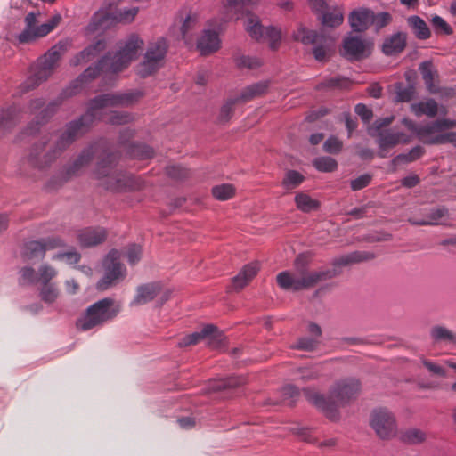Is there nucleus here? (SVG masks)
Here are the masks:
<instances>
[{
  "mask_svg": "<svg viewBox=\"0 0 456 456\" xmlns=\"http://www.w3.org/2000/svg\"><path fill=\"white\" fill-rule=\"evenodd\" d=\"M100 151L102 154L99 156L94 175L101 181L102 186L114 191H138L143 187V181L140 177L115 169L114 164L118 160V155L110 151L105 141H99L83 149L77 158L64 165L51 178L49 185L54 189L59 188L73 178L81 175L84 169Z\"/></svg>",
  "mask_w": 456,
  "mask_h": 456,
  "instance_id": "obj_1",
  "label": "nucleus"
},
{
  "mask_svg": "<svg viewBox=\"0 0 456 456\" xmlns=\"http://www.w3.org/2000/svg\"><path fill=\"white\" fill-rule=\"evenodd\" d=\"M143 40L136 34H131L126 40L120 43V47L115 53H108L95 66H91L73 81L60 95V97L48 103L36 117V121L31 123L27 133L32 134L39 130V126L47 122L56 112L63 99L76 95L85 85L94 79L101 72L117 74L126 69L130 63L137 58L138 52L142 50Z\"/></svg>",
  "mask_w": 456,
  "mask_h": 456,
  "instance_id": "obj_2",
  "label": "nucleus"
},
{
  "mask_svg": "<svg viewBox=\"0 0 456 456\" xmlns=\"http://www.w3.org/2000/svg\"><path fill=\"white\" fill-rule=\"evenodd\" d=\"M373 258L374 255L372 253L355 251L334 259L332 267L330 269L311 272L302 270L297 273L284 271L277 275L276 281L277 284L285 290L299 291L309 289L321 281L338 276L341 273V267L369 261Z\"/></svg>",
  "mask_w": 456,
  "mask_h": 456,
  "instance_id": "obj_3",
  "label": "nucleus"
},
{
  "mask_svg": "<svg viewBox=\"0 0 456 456\" xmlns=\"http://www.w3.org/2000/svg\"><path fill=\"white\" fill-rule=\"evenodd\" d=\"M86 133L87 132L78 118L69 122L53 145H49L48 135L41 137L33 144L28 157V163L38 169L50 167L63 151Z\"/></svg>",
  "mask_w": 456,
  "mask_h": 456,
  "instance_id": "obj_4",
  "label": "nucleus"
},
{
  "mask_svg": "<svg viewBox=\"0 0 456 456\" xmlns=\"http://www.w3.org/2000/svg\"><path fill=\"white\" fill-rule=\"evenodd\" d=\"M260 0H228L224 4L223 20H238L247 15L246 30L256 40L265 39L269 41L271 49L276 50L281 39V32L275 27H264L259 18L248 12L250 8L257 5Z\"/></svg>",
  "mask_w": 456,
  "mask_h": 456,
  "instance_id": "obj_5",
  "label": "nucleus"
},
{
  "mask_svg": "<svg viewBox=\"0 0 456 456\" xmlns=\"http://www.w3.org/2000/svg\"><path fill=\"white\" fill-rule=\"evenodd\" d=\"M360 392V383L354 379H345L338 381L330 390L328 397L314 388L303 389L306 400L322 411L330 419L338 417V408L354 399Z\"/></svg>",
  "mask_w": 456,
  "mask_h": 456,
  "instance_id": "obj_6",
  "label": "nucleus"
},
{
  "mask_svg": "<svg viewBox=\"0 0 456 456\" xmlns=\"http://www.w3.org/2000/svg\"><path fill=\"white\" fill-rule=\"evenodd\" d=\"M143 95V91L139 89L98 95L89 102L86 112L78 118V120L87 132L94 121L101 118L99 111L102 109L115 106L128 107L141 100Z\"/></svg>",
  "mask_w": 456,
  "mask_h": 456,
  "instance_id": "obj_7",
  "label": "nucleus"
},
{
  "mask_svg": "<svg viewBox=\"0 0 456 456\" xmlns=\"http://www.w3.org/2000/svg\"><path fill=\"white\" fill-rule=\"evenodd\" d=\"M69 49L68 41H60L40 57L31 69V74L22 84V91L28 92L48 79L56 69L58 61Z\"/></svg>",
  "mask_w": 456,
  "mask_h": 456,
  "instance_id": "obj_8",
  "label": "nucleus"
},
{
  "mask_svg": "<svg viewBox=\"0 0 456 456\" xmlns=\"http://www.w3.org/2000/svg\"><path fill=\"white\" fill-rule=\"evenodd\" d=\"M121 305L110 297H105L91 305L77 322V329L86 331L114 319Z\"/></svg>",
  "mask_w": 456,
  "mask_h": 456,
  "instance_id": "obj_9",
  "label": "nucleus"
},
{
  "mask_svg": "<svg viewBox=\"0 0 456 456\" xmlns=\"http://www.w3.org/2000/svg\"><path fill=\"white\" fill-rule=\"evenodd\" d=\"M167 48L168 44L164 37L150 42L143 61L136 67L137 75L144 78L156 73L163 66Z\"/></svg>",
  "mask_w": 456,
  "mask_h": 456,
  "instance_id": "obj_10",
  "label": "nucleus"
},
{
  "mask_svg": "<svg viewBox=\"0 0 456 456\" xmlns=\"http://www.w3.org/2000/svg\"><path fill=\"white\" fill-rule=\"evenodd\" d=\"M293 38L304 45H313V54L318 61H326L334 52V39L319 35L300 25L293 33Z\"/></svg>",
  "mask_w": 456,
  "mask_h": 456,
  "instance_id": "obj_11",
  "label": "nucleus"
},
{
  "mask_svg": "<svg viewBox=\"0 0 456 456\" xmlns=\"http://www.w3.org/2000/svg\"><path fill=\"white\" fill-rule=\"evenodd\" d=\"M61 20V15L56 14L46 22L37 26V15L33 12L28 13L25 17L26 27L17 37L19 43L28 44L48 35L58 26Z\"/></svg>",
  "mask_w": 456,
  "mask_h": 456,
  "instance_id": "obj_12",
  "label": "nucleus"
},
{
  "mask_svg": "<svg viewBox=\"0 0 456 456\" xmlns=\"http://www.w3.org/2000/svg\"><path fill=\"white\" fill-rule=\"evenodd\" d=\"M104 275L97 282L99 290H107L112 286L123 281L126 275V269L119 261V253L117 250L110 251L103 262Z\"/></svg>",
  "mask_w": 456,
  "mask_h": 456,
  "instance_id": "obj_13",
  "label": "nucleus"
},
{
  "mask_svg": "<svg viewBox=\"0 0 456 456\" xmlns=\"http://www.w3.org/2000/svg\"><path fill=\"white\" fill-rule=\"evenodd\" d=\"M370 424L382 439L395 436L397 431L395 418L387 408L375 409L370 414Z\"/></svg>",
  "mask_w": 456,
  "mask_h": 456,
  "instance_id": "obj_14",
  "label": "nucleus"
},
{
  "mask_svg": "<svg viewBox=\"0 0 456 456\" xmlns=\"http://www.w3.org/2000/svg\"><path fill=\"white\" fill-rule=\"evenodd\" d=\"M207 340L208 346L219 348L224 344V338L217 328L212 324L206 325L200 331L194 332L183 337L179 341L180 346L196 345L201 340Z\"/></svg>",
  "mask_w": 456,
  "mask_h": 456,
  "instance_id": "obj_15",
  "label": "nucleus"
},
{
  "mask_svg": "<svg viewBox=\"0 0 456 456\" xmlns=\"http://www.w3.org/2000/svg\"><path fill=\"white\" fill-rule=\"evenodd\" d=\"M64 246L63 240L59 237H49L41 240H32L26 243L24 256L28 260H41L47 250Z\"/></svg>",
  "mask_w": 456,
  "mask_h": 456,
  "instance_id": "obj_16",
  "label": "nucleus"
},
{
  "mask_svg": "<svg viewBox=\"0 0 456 456\" xmlns=\"http://www.w3.org/2000/svg\"><path fill=\"white\" fill-rule=\"evenodd\" d=\"M378 144L379 147V156L386 158L387 151L398 144H407L411 142V136L403 132H395L391 129L379 132L378 137Z\"/></svg>",
  "mask_w": 456,
  "mask_h": 456,
  "instance_id": "obj_17",
  "label": "nucleus"
},
{
  "mask_svg": "<svg viewBox=\"0 0 456 456\" xmlns=\"http://www.w3.org/2000/svg\"><path fill=\"white\" fill-rule=\"evenodd\" d=\"M134 136V131L126 128L120 132L119 143L126 147L127 154L130 158L138 159H148L153 157V150L142 143H128Z\"/></svg>",
  "mask_w": 456,
  "mask_h": 456,
  "instance_id": "obj_18",
  "label": "nucleus"
},
{
  "mask_svg": "<svg viewBox=\"0 0 456 456\" xmlns=\"http://www.w3.org/2000/svg\"><path fill=\"white\" fill-rule=\"evenodd\" d=\"M106 230L102 227H88L78 233V240L82 247L96 246L105 240Z\"/></svg>",
  "mask_w": 456,
  "mask_h": 456,
  "instance_id": "obj_19",
  "label": "nucleus"
},
{
  "mask_svg": "<svg viewBox=\"0 0 456 456\" xmlns=\"http://www.w3.org/2000/svg\"><path fill=\"white\" fill-rule=\"evenodd\" d=\"M218 32L207 29L203 32L197 43V48L203 55L210 54L220 48Z\"/></svg>",
  "mask_w": 456,
  "mask_h": 456,
  "instance_id": "obj_20",
  "label": "nucleus"
},
{
  "mask_svg": "<svg viewBox=\"0 0 456 456\" xmlns=\"http://www.w3.org/2000/svg\"><path fill=\"white\" fill-rule=\"evenodd\" d=\"M159 283H147L136 289V294L131 302V305H142L153 300L160 291Z\"/></svg>",
  "mask_w": 456,
  "mask_h": 456,
  "instance_id": "obj_21",
  "label": "nucleus"
},
{
  "mask_svg": "<svg viewBox=\"0 0 456 456\" xmlns=\"http://www.w3.org/2000/svg\"><path fill=\"white\" fill-rule=\"evenodd\" d=\"M373 12L369 9L354 10L349 15V22L353 30L362 32L372 23Z\"/></svg>",
  "mask_w": 456,
  "mask_h": 456,
  "instance_id": "obj_22",
  "label": "nucleus"
},
{
  "mask_svg": "<svg viewBox=\"0 0 456 456\" xmlns=\"http://www.w3.org/2000/svg\"><path fill=\"white\" fill-rule=\"evenodd\" d=\"M20 119V110L16 106H11L0 112V137L9 133Z\"/></svg>",
  "mask_w": 456,
  "mask_h": 456,
  "instance_id": "obj_23",
  "label": "nucleus"
},
{
  "mask_svg": "<svg viewBox=\"0 0 456 456\" xmlns=\"http://www.w3.org/2000/svg\"><path fill=\"white\" fill-rule=\"evenodd\" d=\"M258 264L250 263L246 265L242 270L232 279V288L240 290L247 286L258 272Z\"/></svg>",
  "mask_w": 456,
  "mask_h": 456,
  "instance_id": "obj_24",
  "label": "nucleus"
},
{
  "mask_svg": "<svg viewBox=\"0 0 456 456\" xmlns=\"http://www.w3.org/2000/svg\"><path fill=\"white\" fill-rule=\"evenodd\" d=\"M366 45L360 37H350L344 41L345 54L349 58L359 60L364 56Z\"/></svg>",
  "mask_w": 456,
  "mask_h": 456,
  "instance_id": "obj_25",
  "label": "nucleus"
},
{
  "mask_svg": "<svg viewBox=\"0 0 456 456\" xmlns=\"http://www.w3.org/2000/svg\"><path fill=\"white\" fill-rule=\"evenodd\" d=\"M406 45V34L398 32L387 37L383 44L382 50L386 55H393L403 51Z\"/></svg>",
  "mask_w": 456,
  "mask_h": 456,
  "instance_id": "obj_26",
  "label": "nucleus"
},
{
  "mask_svg": "<svg viewBox=\"0 0 456 456\" xmlns=\"http://www.w3.org/2000/svg\"><path fill=\"white\" fill-rule=\"evenodd\" d=\"M435 343L455 344L456 333L443 325H434L429 331Z\"/></svg>",
  "mask_w": 456,
  "mask_h": 456,
  "instance_id": "obj_27",
  "label": "nucleus"
},
{
  "mask_svg": "<svg viewBox=\"0 0 456 456\" xmlns=\"http://www.w3.org/2000/svg\"><path fill=\"white\" fill-rule=\"evenodd\" d=\"M268 86L269 84L267 81H262L253 84L251 86L245 87L241 91L240 95L236 98L239 99L240 102H249L256 97L265 94L268 89Z\"/></svg>",
  "mask_w": 456,
  "mask_h": 456,
  "instance_id": "obj_28",
  "label": "nucleus"
},
{
  "mask_svg": "<svg viewBox=\"0 0 456 456\" xmlns=\"http://www.w3.org/2000/svg\"><path fill=\"white\" fill-rule=\"evenodd\" d=\"M411 110L417 117L426 115L429 118H434L438 113V105L434 99H428L427 101L412 103Z\"/></svg>",
  "mask_w": 456,
  "mask_h": 456,
  "instance_id": "obj_29",
  "label": "nucleus"
},
{
  "mask_svg": "<svg viewBox=\"0 0 456 456\" xmlns=\"http://www.w3.org/2000/svg\"><path fill=\"white\" fill-rule=\"evenodd\" d=\"M198 16L195 13H190L183 20L180 28L181 38L186 43L190 44L193 40L194 31L198 28L199 25Z\"/></svg>",
  "mask_w": 456,
  "mask_h": 456,
  "instance_id": "obj_30",
  "label": "nucleus"
},
{
  "mask_svg": "<svg viewBox=\"0 0 456 456\" xmlns=\"http://www.w3.org/2000/svg\"><path fill=\"white\" fill-rule=\"evenodd\" d=\"M425 153V149L421 146H415L408 153L398 154L392 159V171H395L398 166L408 164L420 159Z\"/></svg>",
  "mask_w": 456,
  "mask_h": 456,
  "instance_id": "obj_31",
  "label": "nucleus"
},
{
  "mask_svg": "<svg viewBox=\"0 0 456 456\" xmlns=\"http://www.w3.org/2000/svg\"><path fill=\"white\" fill-rule=\"evenodd\" d=\"M407 23L409 27L413 31L414 35L417 38L420 40H425L430 37L431 32L423 19L419 16H410L407 19Z\"/></svg>",
  "mask_w": 456,
  "mask_h": 456,
  "instance_id": "obj_32",
  "label": "nucleus"
},
{
  "mask_svg": "<svg viewBox=\"0 0 456 456\" xmlns=\"http://www.w3.org/2000/svg\"><path fill=\"white\" fill-rule=\"evenodd\" d=\"M104 48L103 44L98 41L96 44L86 47L85 50L77 54L71 61L72 66H77L83 62H87L95 57Z\"/></svg>",
  "mask_w": 456,
  "mask_h": 456,
  "instance_id": "obj_33",
  "label": "nucleus"
},
{
  "mask_svg": "<svg viewBox=\"0 0 456 456\" xmlns=\"http://www.w3.org/2000/svg\"><path fill=\"white\" fill-rule=\"evenodd\" d=\"M446 214L447 210L444 208H438L430 210L426 218L416 219L412 217L409 219V222L414 225H437L440 219H442Z\"/></svg>",
  "mask_w": 456,
  "mask_h": 456,
  "instance_id": "obj_34",
  "label": "nucleus"
},
{
  "mask_svg": "<svg viewBox=\"0 0 456 456\" xmlns=\"http://www.w3.org/2000/svg\"><path fill=\"white\" fill-rule=\"evenodd\" d=\"M295 203L297 208L305 213L316 210L320 207L319 201L312 199L308 194L305 192H299L296 195Z\"/></svg>",
  "mask_w": 456,
  "mask_h": 456,
  "instance_id": "obj_35",
  "label": "nucleus"
},
{
  "mask_svg": "<svg viewBox=\"0 0 456 456\" xmlns=\"http://www.w3.org/2000/svg\"><path fill=\"white\" fill-rule=\"evenodd\" d=\"M304 181L305 177L299 172L289 170L282 180V186L286 190L290 191L298 187Z\"/></svg>",
  "mask_w": 456,
  "mask_h": 456,
  "instance_id": "obj_36",
  "label": "nucleus"
},
{
  "mask_svg": "<svg viewBox=\"0 0 456 456\" xmlns=\"http://www.w3.org/2000/svg\"><path fill=\"white\" fill-rule=\"evenodd\" d=\"M235 189L232 184H220L212 188V194L218 200H228L234 196Z\"/></svg>",
  "mask_w": 456,
  "mask_h": 456,
  "instance_id": "obj_37",
  "label": "nucleus"
},
{
  "mask_svg": "<svg viewBox=\"0 0 456 456\" xmlns=\"http://www.w3.org/2000/svg\"><path fill=\"white\" fill-rule=\"evenodd\" d=\"M39 295L44 302L48 304L53 303L59 296V290L56 283L41 285Z\"/></svg>",
  "mask_w": 456,
  "mask_h": 456,
  "instance_id": "obj_38",
  "label": "nucleus"
},
{
  "mask_svg": "<svg viewBox=\"0 0 456 456\" xmlns=\"http://www.w3.org/2000/svg\"><path fill=\"white\" fill-rule=\"evenodd\" d=\"M443 132L438 119L431 122L424 126L419 127L418 130L419 138L425 143V140H429L434 137L436 133Z\"/></svg>",
  "mask_w": 456,
  "mask_h": 456,
  "instance_id": "obj_39",
  "label": "nucleus"
},
{
  "mask_svg": "<svg viewBox=\"0 0 456 456\" xmlns=\"http://www.w3.org/2000/svg\"><path fill=\"white\" fill-rule=\"evenodd\" d=\"M139 12L138 7L120 9L113 14V20L117 22L130 23Z\"/></svg>",
  "mask_w": 456,
  "mask_h": 456,
  "instance_id": "obj_40",
  "label": "nucleus"
},
{
  "mask_svg": "<svg viewBox=\"0 0 456 456\" xmlns=\"http://www.w3.org/2000/svg\"><path fill=\"white\" fill-rule=\"evenodd\" d=\"M38 272L31 266H25L20 270L19 282L21 285H32L38 282Z\"/></svg>",
  "mask_w": 456,
  "mask_h": 456,
  "instance_id": "obj_41",
  "label": "nucleus"
},
{
  "mask_svg": "<svg viewBox=\"0 0 456 456\" xmlns=\"http://www.w3.org/2000/svg\"><path fill=\"white\" fill-rule=\"evenodd\" d=\"M58 274L57 270L48 264H44L38 268V282L43 284L52 283L51 281Z\"/></svg>",
  "mask_w": 456,
  "mask_h": 456,
  "instance_id": "obj_42",
  "label": "nucleus"
},
{
  "mask_svg": "<svg viewBox=\"0 0 456 456\" xmlns=\"http://www.w3.org/2000/svg\"><path fill=\"white\" fill-rule=\"evenodd\" d=\"M343 13L339 10L326 12L322 15V24L331 28L339 26L343 22Z\"/></svg>",
  "mask_w": 456,
  "mask_h": 456,
  "instance_id": "obj_43",
  "label": "nucleus"
},
{
  "mask_svg": "<svg viewBox=\"0 0 456 456\" xmlns=\"http://www.w3.org/2000/svg\"><path fill=\"white\" fill-rule=\"evenodd\" d=\"M314 167L321 172H332L337 167V161L330 157H319L314 160Z\"/></svg>",
  "mask_w": 456,
  "mask_h": 456,
  "instance_id": "obj_44",
  "label": "nucleus"
},
{
  "mask_svg": "<svg viewBox=\"0 0 456 456\" xmlns=\"http://www.w3.org/2000/svg\"><path fill=\"white\" fill-rule=\"evenodd\" d=\"M425 143L431 145L452 143L456 147V132L436 134L429 140H425Z\"/></svg>",
  "mask_w": 456,
  "mask_h": 456,
  "instance_id": "obj_45",
  "label": "nucleus"
},
{
  "mask_svg": "<svg viewBox=\"0 0 456 456\" xmlns=\"http://www.w3.org/2000/svg\"><path fill=\"white\" fill-rule=\"evenodd\" d=\"M430 22L435 32L437 34L451 35L453 32L451 26L439 15H433Z\"/></svg>",
  "mask_w": 456,
  "mask_h": 456,
  "instance_id": "obj_46",
  "label": "nucleus"
},
{
  "mask_svg": "<svg viewBox=\"0 0 456 456\" xmlns=\"http://www.w3.org/2000/svg\"><path fill=\"white\" fill-rule=\"evenodd\" d=\"M245 382V379L240 377H229L224 379L218 380L215 383L213 386V389L219 391V390H225L231 387H235L238 386H240Z\"/></svg>",
  "mask_w": 456,
  "mask_h": 456,
  "instance_id": "obj_47",
  "label": "nucleus"
},
{
  "mask_svg": "<svg viewBox=\"0 0 456 456\" xmlns=\"http://www.w3.org/2000/svg\"><path fill=\"white\" fill-rule=\"evenodd\" d=\"M297 372L298 379L305 382L317 379L321 375V370L318 366L299 368Z\"/></svg>",
  "mask_w": 456,
  "mask_h": 456,
  "instance_id": "obj_48",
  "label": "nucleus"
},
{
  "mask_svg": "<svg viewBox=\"0 0 456 456\" xmlns=\"http://www.w3.org/2000/svg\"><path fill=\"white\" fill-rule=\"evenodd\" d=\"M419 70L422 75V78L425 82V85L428 88L429 91H433V82L435 79V74L432 70V65L430 62H423L420 64Z\"/></svg>",
  "mask_w": 456,
  "mask_h": 456,
  "instance_id": "obj_49",
  "label": "nucleus"
},
{
  "mask_svg": "<svg viewBox=\"0 0 456 456\" xmlns=\"http://www.w3.org/2000/svg\"><path fill=\"white\" fill-rule=\"evenodd\" d=\"M105 120L112 125H122L129 123L132 120V117L128 112L112 111L107 116Z\"/></svg>",
  "mask_w": 456,
  "mask_h": 456,
  "instance_id": "obj_50",
  "label": "nucleus"
},
{
  "mask_svg": "<svg viewBox=\"0 0 456 456\" xmlns=\"http://www.w3.org/2000/svg\"><path fill=\"white\" fill-rule=\"evenodd\" d=\"M395 94V99L397 102H408L414 97L415 88L412 86H397Z\"/></svg>",
  "mask_w": 456,
  "mask_h": 456,
  "instance_id": "obj_51",
  "label": "nucleus"
},
{
  "mask_svg": "<svg viewBox=\"0 0 456 456\" xmlns=\"http://www.w3.org/2000/svg\"><path fill=\"white\" fill-rule=\"evenodd\" d=\"M236 63L240 68H247L249 69H255L262 65L260 59L252 56L241 55L237 58Z\"/></svg>",
  "mask_w": 456,
  "mask_h": 456,
  "instance_id": "obj_52",
  "label": "nucleus"
},
{
  "mask_svg": "<svg viewBox=\"0 0 456 456\" xmlns=\"http://www.w3.org/2000/svg\"><path fill=\"white\" fill-rule=\"evenodd\" d=\"M240 102L239 99L233 98L228 100L221 108L219 119L221 122H227L232 116L234 105Z\"/></svg>",
  "mask_w": 456,
  "mask_h": 456,
  "instance_id": "obj_53",
  "label": "nucleus"
},
{
  "mask_svg": "<svg viewBox=\"0 0 456 456\" xmlns=\"http://www.w3.org/2000/svg\"><path fill=\"white\" fill-rule=\"evenodd\" d=\"M167 175L171 178L182 180L190 175V171L181 165H171L167 167Z\"/></svg>",
  "mask_w": 456,
  "mask_h": 456,
  "instance_id": "obj_54",
  "label": "nucleus"
},
{
  "mask_svg": "<svg viewBox=\"0 0 456 456\" xmlns=\"http://www.w3.org/2000/svg\"><path fill=\"white\" fill-rule=\"evenodd\" d=\"M318 343L319 340L316 338L304 337L298 339L294 347L305 351H313L316 348Z\"/></svg>",
  "mask_w": 456,
  "mask_h": 456,
  "instance_id": "obj_55",
  "label": "nucleus"
},
{
  "mask_svg": "<svg viewBox=\"0 0 456 456\" xmlns=\"http://www.w3.org/2000/svg\"><path fill=\"white\" fill-rule=\"evenodd\" d=\"M343 147V142L335 136H331L323 143V150L330 154L338 153Z\"/></svg>",
  "mask_w": 456,
  "mask_h": 456,
  "instance_id": "obj_56",
  "label": "nucleus"
},
{
  "mask_svg": "<svg viewBox=\"0 0 456 456\" xmlns=\"http://www.w3.org/2000/svg\"><path fill=\"white\" fill-rule=\"evenodd\" d=\"M141 255L142 248L135 244L129 246L125 252V256L130 265H135L140 260Z\"/></svg>",
  "mask_w": 456,
  "mask_h": 456,
  "instance_id": "obj_57",
  "label": "nucleus"
},
{
  "mask_svg": "<svg viewBox=\"0 0 456 456\" xmlns=\"http://www.w3.org/2000/svg\"><path fill=\"white\" fill-rule=\"evenodd\" d=\"M81 258V256L78 252L76 250L61 253V254H56L53 256V260H63L66 263L72 265L77 264L79 262Z\"/></svg>",
  "mask_w": 456,
  "mask_h": 456,
  "instance_id": "obj_58",
  "label": "nucleus"
},
{
  "mask_svg": "<svg viewBox=\"0 0 456 456\" xmlns=\"http://www.w3.org/2000/svg\"><path fill=\"white\" fill-rule=\"evenodd\" d=\"M350 85V81L344 77H332L320 85V87L328 88H346Z\"/></svg>",
  "mask_w": 456,
  "mask_h": 456,
  "instance_id": "obj_59",
  "label": "nucleus"
},
{
  "mask_svg": "<svg viewBox=\"0 0 456 456\" xmlns=\"http://www.w3.org/2000/svg\"><path fill=\"white\" fill-rule=\"evenodd\" d=\"M371 175L368 174L362 175L358 176L357 178L351 181V188L353 191H359L365 187H367L370 181H371Z\"/></svg>",
  "mask_w": 456,
  "mask_h": 456,
  "instance_id": "obj_60",
  "label": "nucleus"
},
{
  "mask_svg": "<svg viewBox=\"0 0 456 456\" xmlns=\"http://www.w3.org/2000/svg\"><path fill=\"white\" fill-rule=\"evenodd\" d=\"M392 20V16L388 12L373 13L372 23L378 29L382 28L388 25Z\"/></svg>",
  "mask_w": 456,
  "mask_h": 456,
  "instance_id": "obj_61",
  "label": "nucleus"
},
{
  "mask_svg": "<svg viewBox=\"0 0 456 456\" xmlns=\"http://www.w3.org/2000/svg\"><path fill=\"white\" fill-rule=\"evenodd\" d=\"M300 393L297 387L293 385H287L282 388L283 400L291 399L290 405L294 404L296 399L299 396Z\"/></svg>",
  "mask_w": 456,
  "mask_h": 456,
  "instance_id": "obj_62",
  "label": "nucleus"
},
{
  "mask_svg": "<svg viewBox=\"0 0 456 456\" xmlns=\"http://www.w3.org/2000/svg\"><path fill=\"white\" fill-rule=\"evenodd\" d=\"M422 364L434 375L439 376V377H444L446 374V370L444 367L429 361L427 359H423Z\"/></svg>",
  "mask_w": 456,
  "mask_h": 456,
  "instance_id": "obj_63",
  "label": "nucleus"
},
{
  "mask_svg": "<svg viewBox=\"0 0 456 456\" xmlns=\"http://www.w3.org/2000/svg\"><path fill=\"white\" fill-rule=\"evenodd\" d=\"M404 439L412 444L419 443L425 439V434L419 429H411L405 433Z\"/></svg>",
  "mask_w": 456,
  "mask_h": 456,
  "instance_id": "obj_64",
  "label": "nucleus"
}]
</instances>
